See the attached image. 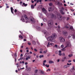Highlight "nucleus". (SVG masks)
Listing matches in <instances>:
<instances>
[{"mask_svg":"<svg viewBox=\"0 0 75 75\" xmlns=\"http://www.w3.org/2000/svg\"><path fill=\"white\" fill-rule=\"evenodd\" d=\"M14 11L15 13H17V12H18V11H17V10L16 9H15Z\"/></svg>","mask_w":75,"mask_h":75,"instance_id":"37","label":"nucleus"},{"mask_svg":"<svg viewBox=\"0 0 75 75\" xmlns=\"http://www.w3.org/2000/svg\"><path fill=\"white\" fill-rule=\"evenodd\" d=\"M23 55L22 54H21L20 57H23Z\"/></svg>","mask_w":75,"mask_h":75,"instance_id":"61","label":"nucleus"},{"mask_svg":"<svg viewBox=\"0 0 75 75\" xmlns=\"http://www.w3.org/2000/svg\"><path fill=\"white\" fill-rule=\"evenodd\" d=\"M43 33L45 35H48V32H47L46 30H44Z\"/></svg>","mask_w":75,"mask_h":75,"instance_id":"14","label":"nucleus"},{"mask_svg":"<svg viewBox=\"0 0 75 75\" xmlns=\"http://www.w3.org/2000/svg\"><path fill=\"white\" fill-rule=\"evenodd\" d=\"M69 20V17L67 18L66 20L67 21H68V20Z\"/></svg>","mask_w":75,"mask_h":75,"instance_id":"46","label":"nucleus"},{"mask_svg":"<svg viewBox=\"0 0 75 75\" xmlns=\"http://www.w3.org/2000/svg\"><path fill=\"white\" fill-rule=\"evenodd\" d=\"M37 42L38 45H40V43H39V42L38 41H37Z\"/></svg>","mask_w":75,"mask_h":75,"instance_id":"62","label":"nucleus"},{"mask_svg":"<svg viewBox=\"0 0 75 75\" xmlns=\"http://www.w3.org/2000/svg\"><path fill=\"white\" fill-rule=\"evenodd\" d=\"M43 58V57H44V55H40V56H39V58Z\"/></svg>","mask_w":75,"mask_h":75,"instance_id":"36","label":"nucleus"},{"mask_svg":"<svg viewBox=\"0 0 75 75\" xmlns=\"http://www.w3.org/2000/svg\"><path fill=\"white\" fill-rule=\"evenodd\" d=\"M66 47H71V44H70V43L67 44Z\"/></svg>","mask_w":75,"mask_h":75,"instance_id":"29","label":"nucleus"},{"mask_svg":"<svg viewBox=\"0 0 75 75\" xmlns=\"http://www.w3.org/2000/svg\"><path fill=\"white\" fill-rule=\"evenodd\" d=\"M22 59H23V57H21L20 58V59L21 60H22Z\"/></svg>","mask_w":75,"mask_h":75,"instance_id":"54","label":"nucleus"},{"mask_svg":"<svg viewBox=\"0 0 75 75\" xmlns=\"http://www.w3.org/2000/svg\"><path fill=\"white\" fill-rule=\"evenodd\" d=\"M41 72L42 74V73L44 72H43V71H41Z\"/></svg>","mask_w":75,"mask_h":75,"instance_id":"63","label":"nucleus"},{"mask_svg":"<svg viewBox=\"0 0 75 75\" xmlns=\"http://www.w3.org/2000/svg\"><path fill=\"white\" fill-rule=\"evenodd\" d=\"M28 45H31V43H30V42H28Z\"/></svg>","mask_w":75,"mask_h":75,"instance_id":"48","label":"nucleus"},{"mask_svg":"<svg viewBox=\"0 0 75 75\" xmlns=\"http://www.w3.org/2000/svg\"><path fill=\"white\" fill-rule=\"evenodd\" d=\"M71 11H73V12H74V10H73V9H71Z\"/></svg>","mask_w":75,"mask_h":75,"instance_id":"55","label":"nucleus"},{"mask_svg":"<svg viewBox=\"0 0 75 75\" xmlns=\"http://www.w3.org/2000/svg\"><path fill=\"white\" fill-rule=\"evenodd\" d=\"M51 17L52 18H53L54 19V20L57 19V16H55V15H54V14H52L51 16Z\"/></svg>","mask_w":75,"mask_h":75,"instance_id":"12","label":"nucleus"},{"mask_svg":"<svg viewBox=\"0 0 75 75\" xmlns=\"http://www.w3.org/2000/svg\"><path fill=\"white\" fill-rule=\"evenodd\" d=\"M73 62H75V59H74L73 60Z\"/></svg>","mask_w":75,"mask_h":75,"instance_id":"64","label":"nucleus"},{"mask_svg":"<svg viewBox=\"0 0 75 75\" xmlns=\"http://www.w3.org/2000/svg\"><path fill=\"white\" fill-rule=\"evenodd\" d=\"M54 62L50 60L49 61V64H52V63H53Z\"/></svg>","mask_w":75,"mask_h":75,"instance_id":"32","label":"nucleus"},{"mask_svg":"<svg viewBox=\"0 0 75 75\" xmlns=\"http://www.w3.org/2000/svg\"><path fill=\"white\" fill-rule=\"evenodd\" d=\"M28 64V63L27 62H25V65H27Z\"/></svg>","mask_w":75,"mask_h":75,"instance_id":"57","label":"nucleus"},{"mask_svg":"<svg viewBox=\"0 0 75 75\" xmlns=\"http://www.w3.org/2000/svg\"><path fill=\"white\" fill-rule=\"evenodd\" d=\"M30 21H31L32 23H35V20H34L33 19H30Z\"/></svg>","mask_w":75,"mask_h":75,"instance_id":"21","label":"nucleus"},{"mask_svg":"<svg viewBox=\"0 0 75 75\" xmlns=\"http://www.w3.org/2000/svg\"><path fill=\"white\" fill-rule=\"evenodd\" d=\"M14 56L15 57V62H16V58H17V53H15V54H14Z\"/></svg>","mask_w":75,"mask_h":75,"instance_id":"22","label":"nucleus"},{"mask_svg":"<svg viewBox=\"0 0 75 75\" xmlns=\"http://www.w3.org/2000/svg\"><path fill=\"white\" fill-rule=\"evenodd\" d=\"M71 27V25L69 24H67L65 26L66 28H69Z\"/></svg>","mask_w":75,"mask_h":75,"instance_id":"13","label":"nucleus"},{"mask_svg":"<svg viewBox=\"0 0 75 75\" xmlns=\"http://www.w3.org/2000/svg\"><path fill=\"white\" fill-rule=\"evenodd\" d=\"M57 17L59 20H62V16L59 14L57 15Z\"/></svg>","mask_w":75,"mask_h":75,"instance_id":"4","label":"nucleus"},{"mask_svg":"<svg viewBox=\"0 0 75 75\" xmlns=\"http://www.w3.org/2000/svg\"><path fill=\"white\" fill-rule=\"evenodd\" d=\"M26 69L28 71H31V69H30V68H28Z\"/></svg>","mask_w":75,"mask_h":75,"instance_id":"44","label":"nucleus"},{"mask_svg":"<svg viewBox=\"0 0 75 75\" xmlns=\"http://www.w3.org/2000/svg\"><path fill=\"white\" fill-rule=\"evenodd\" d=\"M40 51H42L43 50V49H40Z\"/></svg>","mask_w":75,"mask_h":75,"instance_id":"53","label":"nucleus"},{"mask_svg":"<svg viewBox=\"0 0 75 75\" xmlns=\"http://www.w3.org/2000/svg\"><path fill=\"white\" fill-rule=\"evenodd\" d=\"M59 54H58L59 55V56H61L62 55V53H61V52H62L61 50H59Z\"/></svg>","mask_w":75,"mask_h":75,"instance_id":"19","label":"nucleus"},{"mask_svg":"<svg viewBox=\"0 0 75 75\" xmlns=\"http://www.w3.org/2000/svg\"><path fill=\"white\" fill-rule=\"evenodd\" d=\"M37 29L38 30H41V28L40 27H38L37 28Z\"/></svg>","mask_w":75,"mask_h":75,"instance_id":"31","label":"nucleus"},{"mask_svg":"<svg viewBox=\"0 0 75 75\" xmlns=\"http://www.w3.org/2000/svg\"><path fill=\"white\" fill-rule=\"evenodd\" d=\"M19 38H21V39H23V37L21 35H19Z\"/></svg>","mask_w":75,"mask_h":75,"instance_id":"33","label":"nucleus"},{"mask_svg":"<svg viewBox=\"0 0 75 75\" xmlns=\"http://www.w3.org/2000/svg\"><path fill=\"white\" fill-rule=\"evenodd\" d=\"M27 5H28L27 4H25V3H23L22 5V6H24L26 7V6H27Z\"/></svg>","mask_w":75,"mask_h":75,"instance_id":"23","label":"nucleus"},{"mask_svg":"<svg viewBox=\"0 0 75 75\" xmlns=\"http://www.w3.org/2000/svg\"><path fill=\"white\" fill-rule=\"evenodd\" d=\"M58 47V46L57 45H55L54 46V48H56V47Z\"/></svg>","mask_w":75,"mask_h":75,"instance_id":"50","label":"nucleus"},{"mask_svg":"<svg viewBox=\"0 0 75 75\" xmlns=\"http://www.w3.org/2000/svg\"><path fill=\"white\" fill-rule=\"evenodd\" d=\"M22 18L21 19V20L23 21V22H24V18H22Z\"/></svg>","mask_w":75,"mask_h":75,"instance_id":"40","label":"nucleus"},{"mask_svg":"<svg viewBox=\"0 0 75 75\" xmlns=\"http://www.w3.org/2000/svg\"><path fill=\"white\" fill-rule=\"evenodd\" d=\"M43 20L45 22H46V21H47V18H43Z\"/></svg>","mask_w":75,"mask_h":75,"instance_id":"34","label":"nucleus"},{"mask_svg":"<svg viewBox=\"0 0 75 75\" xmlns=\"http://www.w3.org/2000/svg\"><path fill=\"white\" fill-rule=\"evenodd\" d=\"M50 42H48V44L47 45V47H50Z\"/></svg>","mask_w":75,"mask_h":75,"instance_id":"35","label":"nucleus"},{"mask_svg":"<svg viewBox=\"0 0 75 75\" xmlns=\"http://www.w3.org/2000/svg\"><path fill=\"white\" fill-rule=\"evenodd\" d=\"M64 46L63 45H62L61 46V48H64Z\"/></svg>","mask_w":75,"mask_h":75,"instance_id":"45","label":"nucleus"},{"mask_svg":"<svg viewBox=\"0 0 75 75\" xmlns=\"http://www.w3.org/2000/svg\"><path fill=\"white\" fill-rule=\"evenodd\" d=\"M73 56V54H69L68 55L69 57V58H71V57H72Z\"/></svg>","mask_w":75,"mask_h":75,"instance_id":"28","label":"nucleus"},{"mask_svg":"<svg viewBox=\"0 0 75 75\" xmlns=\"http://www.w3.org/2000/svg\"><path fill=\"white\" fill-rule=\"evenodd\" d=\"M65 55V54L64 53H63L62 54V56H63V57H64Z\"/></svg>","mask_w":75,"mask_h":75,"instance_id":"41","label":"nucleus"},{"mask_svg":"<svg viewBox=\"0 0 75 75\" xmlns=\"http://www.w3.org/2000/svg\"><path fill=\"white\" fill-rule=\"evenodd\" d=\"M47 24L48 26H52L53 25V21L52 20L49 21L47 22Z\"/></svg>","mask_w":75,"mask_h":75,"instance_id":"2","label":"nucleus"},{"mask_svg":"<svg viewBox=\"0 0 75 75\" xmlns=\"http://www.w3.org/2000/svg\"><path fill=\"white\" fill-rule=\"evenodd\" d=\"M31 56H28V57H26V60H28V59H30V58H31Z\"/></svg>","mask_w":75,"mask_h":75,"instance_id":"17","label":"nucleus"},{"mask_svg":"<svg viewBox=\"0 0 75 75\" xmlns=\"http://www.w3.org/2000/svg\"><path fill=\"white\" fill-rule=\"evenodd\" d=\"M42 11L45 14H46L47 13V11L44 8H43L42 10Z\"/></svg>","mask_w":75,"mask_h":75,"instance_id":"8","label":"nucleus"},{"mask_svg":"<svg viewBox=\"0 0 75 75\" xmlns=\"http://www.w3.org/2000/svg\"><path fill=\"white\" fill-rule=\"evenodd\" d=\"M11 10L12 13V14H14V12H13V11H14V9H13V7L11 8Z\"/></svg>","mask_w":75,"mask_h":75,"instance_id":"18","label":"nucleus"},{"mask_svg":"<svg viewBox=\"0 0 75 75\" xmlns=\"http://www.w3.org/2000/svg\"><path fill=\"white\" fill-rule=\"evenodd\" d=\"M68 67H69V66H68V65H66L64 66V68L65 69L67 68H68Z\"/></svg>","mask_w":75,"mask_h":75,"instance_id":"27","label":"nucleus"},{"mask_svg":"<svg viewBox=\"0 0 75 75\" xmlns=\"http://www.w3.org/2000/svg\"><path fill=\"white\" fill-rule=\"evenodd\" d=\"M72 65L71 63H70V64H69V63H67V65L68 66V65Z\"/></svg>","mask_w":75,"mask_h":75,"instance_id":"42","label":"nucleus"},{"mask_svg":"<svg viewBox=\"0 0 75 75\" xmlns=\"http://www.w3.org/2000/svg\"><path fill=\"white\" fill-rule=\"evenodd\" d=\"M68 62H71V60H69L68 61Z\"/></svg>","mask_w":75,"mask_h":75,"instance_id":"51","label":"nucleus"},{"mask_svg":"<svg viewBox=\"0 0 75 75\" xmlns=\"http://www.w3.org/2000/svg\"><path fill=\"white\" fill-rule=\"evenodd\" d=\"M49 6H51L52 5V3H50L49 4Z\"/></svg>","mask_w":75,"mask_h":75,"instance_id":"38","label":"nucleus"},{"mask_svg":"<svg viewBox=\"0 0 75 75\" xmlns=\"http://www.w3.org/2000/svg\"><path fill=\"white\" fill-rule=\"evenodd\" d=\"M39 0H37V3H39Z\"/></svg>","mask_w":75,"mask_h":75,"instance_id":"60","label":"nucleus"},{"mask_svg":"<svg viewBox=\"0 0 75 75\" xmlns=\"http://www.w3.org/2000/svg\"><path fill=\"white\" fill-rule=\"evenodd\" d=\"M59 40V41L62 43H63V42H64L65 41V40L64 38H62V37H60Z\"/></svg>","mask_w":75,"mask_h":75,"instance_id":"3","label":"nucleus"},{"mask_svg":"<svg viewBox=\"0 0 75 75\" xmlns=\"http://www.w3.org/2000/svg\"><path fill=\"white\" fill-rule=\"evenodd\" d=\"M42 74H44V75H45L46 73L45 72H43V73H42Z\"/></svg>","mask_w":75,"mask_h":75,"instance_id":"56","label":"nucleus"},{"mask_svg":"<svg viewBox=\"0 0 75 75\" xmlns=\"http://www.w3.org/2000/svg\"><path fill=\"white\" fill-rule=\"evenodd\" d=\"M32 43L33 44V45H36V42L35 41L33 40L32 42Z\"/></svg>","mask_w":75,"mask_h":75,"instance_id":"25","label":"nucleus"},{"mask_svg":"<svg viewBox=\"0 0 75 75\" xmlns=\"http://www.w3.org/2000/svg\"><path fill=\"white\" fill-rule=\"evenodd\" d=\"M19 32L21 34V35H23V33H21V31H20Z\"/></svg>","mask_w":75,"mask_h":75,"instance_id":"59","label":"nucleus"},{"mask_svg":"<svg viewBox=\"0 0 75 75\" xmlns=\"http://www.w3.org/2000/svg\"><path fill=\"white\" fill-rule=\"evenodd\" d=\"M57 35L55 33L52 34L51 36H48L47 38V40L50 42H55V40L54 39L57 38Z\"/></svg>","mask_w":75,"mask_h":75,"instance_id":"1","label":"nucleus"},{"mask_svg":"<svg viewBox=\"0 0 75 75\" xmlns=\"http://www.w3.org/2000/svg\"><path fill=\"white\" fill-rule=\"evenodd\" d=\"M31 7L32 9H34V6L33 5H31Z\"/></svg>","mask_w":75,"mask_h":75,"instance_id":"30","label":"nucleus"},{"mask_svg":"<svg viewBox=\"0 0 75 75\" xmlns=\"http://www.w3.org/2000/svg\"><path fill=\"white\" fill-rule=\"evenodd\" d=\"M67 59V58L65 57H64L62 58V62H64V61L65 60V59Z\"/></svg>","mask_w":75,"mask_h":75,"instance_id":"20","label":"nucleus"},{"mask_svg":"<svg viewBox=\"0 0 75 75\" xmlns=\"http://www.w3.org/2000/svg\"><path fill=\"white\" fill-rule=\"evenodd\" d=\"M55 4L57 5H59V6H62V4L61 3H59L58 1H56Z\"/></svg>","mask_w":75,"mask_h":75,"instance_id":"10","label":"nucleus"},{"mask_svg":"<svg viewBox=\"0 0 75 75\" xmlns=\"http://www.w3.org/2000/svg\"><path fill=\"white\" fill-rule=\"evenodd\" d=\"M35 72L36 73L37 72H38V70H36L35 71Z\"/></svg>","mask_w":75,"mask_h":75,"instance_id":"52","label":"nucleus"},{"mask_svg":"<svg viewBox=\"0 0 75 75\" xmlns=\"http://www.w3.org/2000/svg\"><path fill=\"white\" fill-rule=\"evenodd\" d=\"M64 35L65 36H67L68 35V32L67 31H64L63 32Z\"/></svg>","mask_w":75,"mask_h":75,"instance_id":"11","label":"nucleus"},{"mask_svg":"<svg viewBox=\"0 0 75 75\" xmlns=\"http://www.w3.org/2000/svg\"><path fill=\"white\" fill-rule=\"evenodd\" d=\"M74 68V66H73L72 67V68L70 69L71 72H73V71H74V70H75Z\"/></svg>","mask_w":75,"mask_h":75,"instance_id":"15","label":"nucleus"},{"mask_svg":"<svg viewBox=\"0 0 75 75\" xmlns=\"http://www.w3.org/2000/svg\"><path fill=\"white\" fill-rule=\"evenodd\" d=\"M48 71H50V69H48L47 70V71L48 72Z\"/></svg>","mask_w":75,"mask_h":75,"instance_id":"49","label":"nucleus"},{"mask_svg":"<svg viewBox=\"0 0 75 75\" xmlns=\"http://www.w3.org/2000/svg\"><path fill=\"white\" fill-rule=\"evenodd\" d=\"M69 30H72L73 31L74 30V28H73V27L72 26H71L70 28H69Z\"/></svg>","mask_w":75,"mask_h":75,"instance_id":"26","label":"nucleus"},{"mask_svg":"<svg viewBox=\"0 0 75 75\" xmlns=\"http://www.w3.org/2000/svg\"><path fill=\"white\" fill-rule=\"evenodd\" d=\"M62 10H64V7H62L61 8V9L60 10V12L62 14H65V13L64 12H63V11H62Z\"/></svg>","mask_w":75,"mask_h":75,"instance_id":"6","label":"nucleus"},{"mask_svg":"<svg viewBox=\"0 0 75 75\" xmlns=\"http://www.w3.org/2000/svg\"><path fill=\"white\" fill-rule=\"evenodd\" d=\"M46 60H45L43 61V66H45V67H46L47 68H48V67H50V65H49V64H48V65L46 64L45 65V62H46Z\"/></svg>","mask_w":75,"mask_h":75,"instance_id":"5","label":"nucleus"},{"mask_svg":"<svg viewBox=\"0 0 75 75\" xmlns=\"http://www.w3.org/2000/svg\"><path fill=\"white\" fill-rule=\"evenodd\" d=\"M60 27H59V26L58 27V29H57V31L59 33L61 32L60 30Z\"/></svg>","mask_w":75,"mask_h":75,"instance_id":"24","label":"nucleus"},{"mask_svg":"<svg viewBox=\"0 0 75 75\" xmlns=\"http://www.w3.org/2000/svg\"><path fill=\"white\" fill-rule=\"evenodd\" d=\"M24 17L25 19L26 20H27V21H28V20H29V19H28V18L26 14H24Z\"/></svg>","mask_w":75,"mask_h":75,"instance_id":"9","label":"nucleus"},{"mask_svg":"<svg viewBox=\"0 0 75 75\" xmlns=\"http://www.w3.org/2000/svg\"><path fill=\"white\" fill-rule=\"evenodd\" d=\"M50 45L53 46V45H54V44L53 43H51L50 44Z\"/></svg>","mask_w":75,"mask_h":75,"instance_id":"43","label":"nucleus"},{"mask_svg":"<svg viewBox=\"0 0 75 75\" xmlns=\"http://www.w3.org/2000/svg\"><path fill=\"white\" fill-rule=\"evenodd\" d=\"M34 51H35V52H37V49H34Z\"/></svg>","mask_w":75,"mask_h":75,"instance_id":"47","label":"nucleus"},{"mask_svg":"<svg viewBox=\"0 0 75 75\" xmlns=\"http://www.w3.org/2000/svg\"><path fill=\"white\" fill-rule=\"evenodd\" d=\"M28 65L26 66V68H28Z\"/></svg>","mask_w":75,"mask_h":75,"instance_id":"58","label":"nucleus"},{"mask_svg":"<svg viewBox=\"0 0 75 75\" xmlns=\"http://www.w3.org/2000/svg\"><path fill=\"white\" fill-rule=\"evenodd\" d=\"M47 52V50H45L44 52H43L45 53V54H46Z\"/></svg>","mask_w":75,"mask_h":75,"instance_id":"39","label":"nucleus"},{"mask_svg":"<svg viewBox=\"0 0 75 75\" xmlns=\"http://www.w3.org/2000/svg\"><path fill=\"white\" fill-rule=\"evenodd\" d=\"M67 46H66L65 47L63 48L61 50L62 51H66V49H65V48H67Z\"/></svg>","mask_w":75,"mask_h":75,"instance_id":"16","label":"nucleus"},{"mask_svg":"<svg viewBox=\"0 0 75 75\" xmlns=\"http://www.w3.org/2000/svg\"><path fill=\"white\" fill-rule=\"evenodd\" d=\"M49 11H53L54 9L53 7H48Z\"/></svg>","mask_w":75,"mask_h":75,"instance_id":"7","label":"nucleus"}]
</instances>
